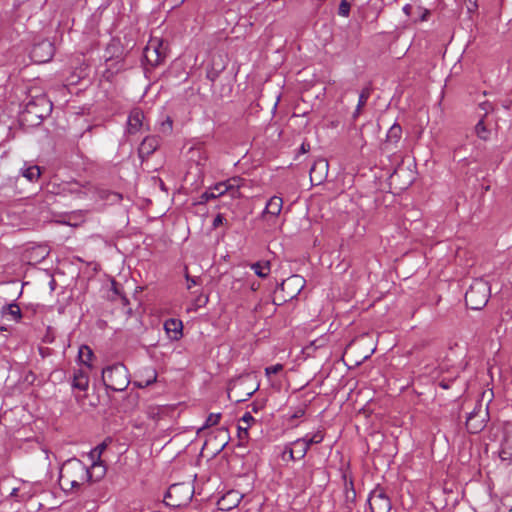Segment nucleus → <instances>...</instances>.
<instances>
[{"label":"nucleus","instance_id":"obj_1","mask_svg":"<svg viewBox=\"0 0 512 512\" xmlns=\"http://www.w3.org/2000/svg\"><path fill=\"white\" fill-rule=\"evenodd\" d=\"M90 472L87 467L77 459L65 462L59 473V484L63 490L78 488L88 481Z\"/></svg>","mask_w":512,"mask_h":512},{"label":"nucleus","instance_id":"obj_2","mask_svg":"<svg viewBox=\"0 0 512 512\" xmlns=\"http://www.w3.org/2000/svg\"><path fill=\"white\" fill-rule=\"evenodd\" d=\"M259 389L257 378L247 373L233 379L228 386V397L235 403L246 401Z\"/></svg>","mask_w":512,"mask_h":512},{"label":"nucleus","instance_id":"obj_3","mask_svg":"<svg viewBox=\"0 0 512 512\" xmlns=\"http://www.w3.org/2000/svg\"><path fill=\"white\" fill-rule=\"evenodd\" d=\"M102 380L106 388L124 391L130 383L128 369L121 363L108 366L102 371Z\"/></svg>","mask_w":512,"mask_h":512},{"label":"nucleus","instance_id":"obj_4","mask_svg":"<svg viewBox=\"0 0 512 512\" xmlns=\"http://www.w3.org/2000/svg\"><path fill=\"white\" fill-rule=\"evenodd\" d=\"M489 283L481 278L475 279L465 294L466 305L473 310H480L486 306L490 298Z\"/></svg>","mask_w":512,"mask_h":512},{"label":"nucleus","instance_id":"obj_5","mask_svg":"<svg viewBox=\"0 0 512 512\" xmlns=\"http://www.w3.org/2000/svg\"><path fill=\"white\" fill-rule=\"evenodd\" d=\"M193 493V488L188 483L173 484L164 497V503L170 507H183L191 501Z\"/></svg>","mask_w":512,"mask_h":512},{"label":"nucleus","instance_id":"obj_6","mask_svg":"<svg viewBox=\"0 0 512 512\" xmlns=\"http://www.w3.org/2000/svg\"><path fill=\"white\" fill-rule=\"evenodd\" d=\"M304 284L305 280L303 277L299 275H292L279 285L275 293L278 294L279 292H283L280 300L282 302H286L295 298L303 289Z\"/></svg>","mask_w":512,"mask_h":512},{"label":"nucleus","instance_id":"obj_7","mask_svg":"<svg viewBox=\"0 0 512 512\" xmlns=\"http://www.w3.org/2000/svg\"><path fill=\"white\" fill-rule=\"evenodd\" d=\"M488 408L478 403L473 411H471L466 419V428L470 433H478L482 431L488 420Z\"/></svg>","mask_w":512,"mask_h":512},{"label":"nucleus","instance_id":"obj_8","mask_svg":"<svg viewBox=\"0 0 512 512\" xmlns=\"http://www.w3.org/2000/svg\"><path fill=\"white\" fill-rule=\"evenodd\" d=\"M167 55V44L162 40L151 39L144 49V57L152 66L159 65Z\"/></svg>","mask_w":512,"mask_h":512},{"label":"nucleus","instance_id":"obj_9","mask_svg":"<svg viewBox=\"0 0 512 512\" xmlns=\"http://www.w3.org/2000/svg\"><path fill=\"white\" fill-rule=\"evenodd\" d=\"M53 55L54 46L48 40L35 44L30 51V57L35 63H46L52 59Z\"/></svg>","mask_w":512,"mask_h":512},{"label":"nucleus","instance_id":"obj_10","mask_svg":"<svg viewBox=\"0 0 512 512\" xmlns=\"http://www.w3.org/2000/svg\"><path fill=\"white\" fill-rule=\"evenodd\" d=\"M242 179L231 178L225 182H220L209 189V191L215 192V197H219L228 193L231 198H239L241 193L239 191Z\"/></svg>","mask_w":512,"mask_h":512},{"label":"nucleus","instance_id":"obj_11","mask_svg":"<svg viewBox=\"0 0 512 512\" xmlns=\"http://www.w3.org/2000/svg\"><path fill=\"white\" fill-rule=\"evenodd\" d=\"M368 501L372 512H390L391 510V501L381 488L374 489Z\"/></svg>","mask_w":512,"mask_h":512},{"label":"nucleus","instance_id":"obj_12","mask_svg":"<svg viewBox=\"0 0 512 512\" xmlns=\"http://www.w3.org/2000/svg\"><path fill=\"white\" fill-rule=\"evenodd\" d=\"M329 163L326 159H317L310 169V181L313 185L322 184L328 175Z\"/></svg>","mask_w":512,"mask_h":512},{"label":"nucleus","instance_id":"obj_13","mask_svg":"<svg viewBox=\"0 0 512 512\" xmlns=\"http://www.w3.org/2000/svg\"><path fill=\"white\" fill-rule=\"evenodd\" d=\"M50 110L51 106L47 99L45 97H37L27 103L25 112L36 116L38 119H42Z\"/></svg>","mask_w":512,"mask_h":512},{"label":"nucleus","instance_id":"obj_14","mask_svg":"<svg viewBox=\"0 0 512 512\" xmlns=\"http://www.w3.org/2000/svg\"><path fill=\"white\" fill-rule=\"evenodd\" d=\"M243 498V494L237 490H230L218 500V507L223 511H230L237 507Z\"/></svg>","mask_w":512,"mask_h":512},{"label":"nucleus","instance_id":"obj_15","mask_svg":"<svg viewBox=\"0 0 512 512\" xmlns=\"http://www.w3.org/2000/svg\"><path fill=\"white\" fill-rule=\"evenodd\" d=\"M283 207V200L279 196H273L269 199L264 211L262 212V219L269 220L270 218L277 217Z\"/></svg>","mask_w":512,"mask_h":512},{"label":"nucleus","instance_id":"obj_16","mask_svg":"<svg viewBox=\"0 0 512 512\" xmlns=\"http://www.w3.org/2000/svg\"><path fill=\"white\" fill-rule=\"evenodd\" d=\"M157 381V372L154 368L148 367L142 369L138 374V379L133 382V385L138 388L147 387Z\"/></svg>","mask_w":512,"mask_h":512},{"label":"nucleus","instance_id":"obj_17","mask_svg":"<svg viewBox=\"0 0 512 512\" xmlns=\"http://www.w3.org/2000/svg\"><path fill=\"white\" fill-rule=\"evenodd\" d=\"M143 118L144 114L139 108H135L130 112L127 122V130L130 134H135L140 130Z\"/></svg>","mask_w":512,"mask_h":512},{"label":"nucleus","instance_id":"obj_18","mask_svg":"<svg viewBox=\"0 0 512 512\" xmlns=\"http://www.w3.org/2000/svg\"><path fill=\"white\" fill-rule=\"evenodd\" d=\"M159 140L156 137L145 138L138 149L139 156L141 158L149 157L158 147Z\"/></svg>","mask_w":512,"mask_h":512},{"label":"nucleus","instance_id":"obj_19","mask_svg":"<svg viewBox=\"0 0 512 512\" xmlns=\"http://www.w3.org/2000/svg\"><path fill=\"white\" fill-rule=\"evenodd\" d=\"M182 322L177 319H168L164 323V329L168 336L173 340H178L182 335Z\"/></svg>","mask_w":512,"mask_h":512},{"label":"nucleus","instance_id":"obj_20","mask_svg":"<svg viewBox=\"0 0 512 512\" xmlns=\"http://www.w3.org/2000/svg\"><path fill=\"white\" fill-rule=\"evenodd\" d=\"M313 471L310 466L304 465L301 471H298L295 476L296 485L306 487L311 483Z\"/></svg>","mask_w":512,"mask_h":512},{"label":"nucleus","instance_id":"obj_21","mask_svg":"<svg viewBox=\"0 0 512 512\" xmlns=\"http://www.w3.org/2000/svg\"><path fill=\"white\" fill-rule=\"evenodd\" d=\"M402 136V128L399 124H393L388 130L386 140L384 142L385 148H388L390 145H395L399 142Z\"/></svg>","mask_w":512,"mask_h":512},{"label":"nucleus","instance_id":"obj_22","mask_svg":"<svg viewBox=\"0 0 512 512\" xmlns=\"http://www.w3.org/2000/svg\"><path fill=\"white\" fill-rule=\"evenodd\" d=\"M89 385V377L83 370H78L73 375L72 387L85 391Z\"/></svg>","mask_w":512,"mask_h":512},{"label":"nucleus","instance_id":"obj_23","mask_svg":"<svg viewBox=\"0 0 512 512\" xmlns=\"http://www.w3.org/2000/svg\"><path fill=\"white\" fill-rule=\"evenodd\" d=\"M240 421L245 424L244 426H238V437L243 440L248 436V428L255 419L249 412H247L243 415Z\"/></svg>","mask_w":512,"mask_h":512},{"label":"nucleus","instance_id":"obj_24","mask_svg":"<svg viewBox=\"0 0 512 512\" xmlns=\"http://www.w3.org/2000/svg\"><path fill=\"white\" fill-rule=\"evenodd\" d=\"M323 439H324L323 433L321 431H318L315 434H313L311 437L306 436L302 439H297L293 443V445L297 447L300 444H307L308 447H310V445H312V444H318V443L322 442Z\"/></svg>","mask_w":512,"mask_h":512},{"label":"nucleus","instance_id":"obj_25","mask_svg":"<svg viewBox=\"0 0 512 512\" xmlns=\"http://www.w3.org/2000/svg\"><path fill=\"white\" fill-rule=\"evenodd\" d=\"M474 132L476 136L483 141H487L490 138V130L486 127L483 118L475 125Z\"/></svg>","mask_w":512,"mask_h":512},{"label":"nucleus","instance_id":"obj_26","mask_svg":"<svg viewBox=\"0 0 512 512\" xmlns=\"http://www.w3.org/2000/svg\"><path fill=\"white\" fill-rule=\"evenodd\" d=\"M251 268L258 277L265 278L270 272V262H256L251 265Z\"/></svg>","mask_w":512,"mask_h":512},{"label":"nucleus","instance_id":"obj_27","mask_svg":"<svg viewBox=\"0 0 512 512\" xmlns=\"http://www.w3.org/2000/svg\"><path fill=\"white\" fill-rule=\"evenodd\" d=\"M371 89L369 87H365L360 95H359V101L356 107V110L354 112V117H357L361 113V109L365 106L368 98L370 97Z\"/></svg>","mask_w":512,"mask_h":512},{"label":"nucleus","instance_id":"obj_28","mask_svg":"<svg viewBox=\"0 0 512 512\" xmlns=\"http://www.w3.org/2000/svg\"><path fill=\"white\" fill-rule=\"evenodd\" d=\"M22 175L29 181H34L39 178V176L41 175V171L40 168L36 165L29 166L22 170Z\"/></svg>","mask_w":512,"mask_h":512},{"label":"nucleus","instance_id":"obj_29","mask_svg":"<svg viewBox=\"0 0 512 512\" xmlns=\"http://www.w3.org/2000/svg\"><path fill=\"white\" fill-rule=\"evenodd\" d=\"M4 311H7V313L16 321H19L22 317L21 309L18 304H9L4 308Z\"/></svg>","mask_w":512,"mask_h":512},{"label":"nucleus","instance_id":"obj_30","mask_svg":"<svg viewBox=\"0 0 512 512\" xmlns=\"http://www.w3.org/2000/svg\"><path fill=\"white\" fill-rule=\"evenodd\" d=\"M92 356L93 352L88 346H83L80 348L79 357L84 364H88V361L91 360Z\"/></svg>","mask_w":512,"mask_h":512},{"label":"nucleus","instance_id":"obj_31","mask_svg":"<svg viewBox=\"0 0 512 512\" xmlns=\"http://www.w3.org/2000/svg\"><path fill=\"white\" fill-rule=\"evenodd\" d=\"M220 419H221L220 413H211L207 417L206 422H205L204 426L201 428V430L211 427V426H214V425H217L219 423Z\"/></svg>","mask_w":512,"mask_h":512},{"label":"nucleus","instance_id":"obj_32","mask_svg":"<svg viewBox=\"0 0 512 512\" xmlns=\"http://www.w3.org/2000/svg\"><path fill=\"white\" fill-rule=\"evenodd\" d=\"M351 4L347 0H342L339 5L338 13L343 17H348L350 13Z\"/></svg>","mask_w":512,"mask_h":512},{"label":"nucleus","instance_id":"obj_33","mask_svg":"<svg viewBox=\"0 0 512 512\" xmlns=\"http://www.w3.org/2000/svg\"><path fill=\"white\" fill-rule=\"evenodd\" d=\"M84 188L83 185L73 182L68 183L66 190L72 194H80L82 192V189Z\"/></svg>","mask_w":512,"mask_h":512},{"label":"nucleus","instance_id":"obj_34","mask_svg":"<svg viewBox=\"0 0 512 512\" xmlns=\"http://www.w3.org/2000/svg\"><path fill=\"white\" fill-rule=\"evenodd\" d=\"M282 370H283V365L282 364H276V365H273V366L266 367L265 368V374H266L267 377H270L271 374H277V373H279Z\"/></svg>","mask_w":512,"mask_h":512},{"label":"nucleus","instance_id":"obj_35","mask_svg":"<svg viewBox=\"0 0 512 512\" xmlns=\"http://www.w3.org/2000/svg\"><path fill=\"white\" fill-rule=\"evenodd\" d=\"M294 448L297 451V458L298 459H301V458L305 457V455L307 454V452L309 450V447H308L307 444H300L297 447L294 446Z\"/></svg>","mask_w":512,"mask_h":512},{"label":"nucleus","instance_id":"obj_36","mask_svg":"<svg viewBox=\"0 0 512 512\" xmlns=\"http://www.w3.org/2000/svg\"><path fill=\"white\" fill-rule=\"evenodd\" d=\"M107 445L105 442L101 443L100 445H98L95 449H93L91 451V457L94 459L95 457H97L98 459L100 458L102 452L106 449Z\"/></svg>","mask_w":512,"mask_h":512},{"label":"nucleus","instance_id":"obj_37","mask_svg":"<svg viewBox=\"0 0 512 512\" xmlns=\"http://www.w3.org/2000/svg\"><path fill=\"white\" fill-rule=\"evenodd\" d=\"M215 192L214 191H205L201 197H200V201L199 203H206L207 201H209L210 199H215Z\"/></svg>","mask_w":512,"mask_h":512},{"label":"nucleus","instance_id":"obj_38","mask_svg":"<svg viewBox=\"0 0 512 512\" xmlns=\"http://www.w3.org/2000/svg\"><path fill=\"white\" fill-rule=\"evenodd\" d=\"M512 320V310L507 309L501 312L500 314V324L503 322H509Z\"/></svg>","mask_w":512,"mask_h":512},{"label":"nucleus","instance_id":"obj_39","mask_svg":"<svg viewBox=\"0 0 512 512\" xmlns=\"http://www.w3.org/2000/svg\"><path fill=\"white\" fill-rule=\"evenodd\" d=\"M480 108L484 111V114L481 118H485L490 110L493 109L492 105L488 102H483L480 104Z\"/></svg>","mask_w":512,"mask_h":512},{"label":"nucleus","instance_id":"obj_40","mask_svg":"<svg viewBox=\"0 0 512 512\" xmlns=\"http://www.w3.org/2000/svg\"><path fill=\"white\" fill-rule=\"evenodd\" d=\"M186 280L188 282V284H187L188 289H191L193 285L198 284V279L195 277H190L188 274H186Z\"/></svg>","mask_w":512,"mask_h":512},{"label":"nucleus","instance_id":"obj_41","mask_svg":"<svg viewBox=\"0 0 512 512\" xmlns=\"http://www.w3.org/2000/svg\"><path fill=\"white\" fill-rule=\"evenodd\" d=\"M223 221L224 217L221 214H218L213 221V227L217 228L218 226L223 224Z\"/></svg>","mask_w":512,"mask_h":512},{"label":"nucleus","instance_id":"obj_42","mask_svg":"<svg viewBox=\"0 0 512 512\" xmlns=\"http://www.w3.org/2000/svg\"><path fill=\"white\" fill-rule=\"evenodd\" d=\"M285 453H289V457L292 460L297 458V451L295 448H286Z\"/></svg>","mask_w":512,"mask_h":512},{"label":"nucleus","instance_id":"obj_43","mask_svg":"<svg viewBox=\"0 0 512 512\" xmlns=\"http://www.w3.org/2000/svg\"><path fill=\"white\" fill-rule=\"evenodd\" d=\"M107 197H111L112 201H119L121 199V195L118 193H108Z\"/></svg>","mask_w":512,"mask_h":512},{"label":"nucleus","instance_id":"obj_44","mask_svg":"<svg viewBox=\"0 0 512 512\" xmlns=\"http://www.w3.org/2000/svg\"><path fill=\"white\" fill-rule=\"evenodd\" d=\"M106 63H107V66H108V70H111L114 68V61L112 58H107L106 59Z\"/></svg>","mask_w":512,"mask_h":512},{"label":"nucleus","instance_id":"obj_45","mask_svg":"<svg viewBox=\"0 0 512 512\" xmlns=\"http://www.w3.org/2000/svg\"><path fill=\"white\" fill-rule=\"evenodd\" d=\"M309 149H310V145H309V144L302 143V145H301V152H302V153H306V152H308V151H309Z\"/></svg>","mask_w":512,"mask_h":512},{"label":"nucleus","instance_id":"obj_46","mask_svg":"<svg viewBox=\"0 0 512 512\" xmlns=\"http://www.w3.org/2000/svg\"><path fill=\"white\" fill-rule=\"evenodd\" d=\"M167 128L168 129L172 128V121L170 119L167 120Z\"/></svg>","mask_w":512,"mask_h":512},{"label":"nucleus","instance_id":"obj_47","mask_svg":"<svg viewBox=\"0 0 512 512\" xmlns=\"http://www.w3.org/2000/svg\"><path fill=\"white\" fill-rule=\"evenodd\" d=\"M17 491L18 489L17 488H14L11 492V496H17Z\"/></svg>","mask_w":512,"mask_h":512},{"label":"nucleus","instance_id":"obj_48","mask_svg":"<svg viewBox=\"0 0 512 512\" xmlns=\"http://www.w3.org/2000/svg\"><path fill=\"white\" fill-rule=\"evenodd\" d=\"M276 298L281 299V297H279V295H276ZM279 301H280V303L276 302V299H274V301H273V302H274V304H276V305H280V304L282 303V301H281V300H279Z\"/></svg>","mask_w":512,"mask_h":512},{"label":"nucleus","instance_id":"obj_49","mask_svg":"<svg viewBox=\"0 0 512 512\" xmlns=\"http://www.w3.org/2000/svg\"><path fill=\"white\" fill-rule=\"evenodd\" d=\"M440 386H441V387H443L444 389H447V388H448V385H447V384H445L444 382H441V383H440Z\"/></svg>","mask_w":512,"mask_h":512},{"label":"nucleus","instance_id":"obj_50","mask_svg":"<svg viewBox=\"0 0 512 512\" xmlns=\"http://www.w3.org/2000/svg\"><path fill=\"white\" fill-rule=\"evenodd\" d=\"M252 290H256L258 288V285L256 286L255 284L252 285Z\"/></svg>","mask_w":512,"mask_h":512},{"label":"nucleus","instance_id":"obj_51","mask_svg":"<svg viewBox=\"0 0 512 512\" xmlns=\"http://www.w3.org/2000/svg\"><path fill=\"white\" fill-rule=\"evenodd\" d=\"M183 2H184V0H179V3H183Z\"/></svg>","mask_w":512,"mask_h":512}]
</instances>
